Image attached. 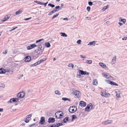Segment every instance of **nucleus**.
<instances>
[{"instance_id":"nucleus-1","label":"nucleus","mask_w":127,"mask_h":127,"mask_svg":"<svg viewBox=\"0 0 127 127\" xmlns=\"http://www.w3.org/2000/svg\"><path fill=\"white\" fill-rule=\"evenodd\" d=\"M55 116L57 119L61 118L63 117V114L61 111H59L55 113Z\"/></svg>"},{"instance_id":"nucleus-2","label":"nucleus","mask_w":127,"mask_h":127,"mask_svg":"<svg viewBox=\"0 0 127 127\" xmlns=\"http://www.w3.org/2000/svg\"><path fill=\"white\" fill-rule=\"evenodd\" d=\"M74 95H75V97L78 98L80 95V92L78 91L75 90L73 91L72 93Z\"/></svg>"},{"instance_id":"nucleus-3","label":"nucleus","mask_w":127,"mask_h":127,"mask_svg":"<svg viewBox=\"0 0 127 127\" xmlns=\"http://www.w3.org/2000/svg\"><path fill=\"white\" fill-rule=\"evenodd\" d=\"M76 110V107L74 106H73L72 107H70L69 108V112L71 113H73Z\"/></svg>"},{"instance_id":"nucleus-4","label":"nucleus","mask_w":127,"mask_h":127,"mask_svg":"<svg viewBox=\"0 0 127 127\" xmlns=\"http://www.w3.org/2000/svg\"><path fill=\"white\" fill-rule=\"evenodd\" d=\"M25 95V93L24 91L20 92L17 95L18 97L20 98H22L24 97Z\"/></svg>"},{"instance_id":"nucleus-5","label":"nucleus","mask_w":127,"mask_h":127,"mask_svg":"<svg viewBox=\"0 0 127 127\" xmlns=\"http://www.w3.org/2000/svg\"><path fill=\"white\" fill-rule=\"evenodd\" d=\"M93 108V105L92 103H90L87 105L85 108V110L88 112L90 111V109H92Z\"/></svg>"},{"instance_id":"nucleus-6","label":"nucleus","mask_w":127,"mask_h":127,"mask_svg":"<svg viewBox=\"0 0 127 127\" xmlns=\"http://www.w3.org/2000/svg\"><path fill=\"white\" fill-rule=\"evenodd\" d=\"M101 95L105 97H108L110 96V94L108 93H107L106 92H101Z\"/></svg>"},{"instance_id":"nucleus-7","label":"nucleus","mask_w":127,"mask_h":127,"mask_svg":"<svg viewBox=\"0 0 127 127\" xmlns=\"http://www.w3.org/2000/svg\"><path fill=\"white\" fill-rule=\"evenodd\" d=\"M37 46V45H35L34 44H31L30 45L28 46L27 47V49L28 50H30L34 48L35 47Z\"/></svg>"},{"instance_id":"nucleus-8","label":"nucleus","mask_w":127,"mask_h":127,"mask_svg":"<svg viewBox=\"0 0 127 127\" xmlns=\"http://www.w3.org/2000/svg\"><path fill=\"white\" fill-rule=\"evenodd\" d=\"M31 59V58L30 56H27L25 57L24 59V61L26 62H29Z\"/></svg>"},{"instance_id":"nucleus-9","label":"nucleus","mask_w":127,"mask_h":127,"mask_svg":"<svg viewBox=\"0 0 127 127\" xmlns=\"http://www.w3.org/2000/svg\"><path fill=\"white\" fill-rule=\"evenodd\" d=\"M45 118L44 117H42L41 118L39 124L41 125H43L45 123Z\"/></svg>"},{"instance_id":"nucleus-10","label":"nucleus","mask_w":127,"mask_h":127,"mask_svg":"<svg viewBox=\"0 0 127 127\" xmlns=\"http://www.w3.org/2000/svg\"><path fill=\"white\" fill-rule=\"evenodd\" d=\"M10 17V16H8V15H7L5 16V18H4L1 20V23H2L3 22L6 21L8 19H9Z\"/></svg>"},{"instance_id":"nucleus-11","label":"nucleus","mask_w":127,"mask_h":127,"mask_svg":"<svg viewBox=\"0 0 127 127\" xmlns=\"http://www.w3.org/2000/svg\"><path fill=\"white\" fill-rule=\"evenodd\" d=\"M79 105L81 107H85L86 106V103L84 101H80Z\"/></svg>"},{"instance_id":"nucleus-12","label":"nucleus","mask_w":127,"mask_h":127,"mask_svg":"<svg viewBox=\"0 0 127 127\" xmlns=\"http://www.w3.org/2000/svg\"><path fill=\"white\" fill-rule=\"evenodd\" d=\"M112 120H108L103 122L102 124L103 125H107L112 123Z\"/></svg>"},{"instance_id":"nucleus-13","label":"nucleus","mask_w":127,"mask_h":127,"mask_svg":"<svg viewBox=\"0 0 127 127\" xmlns=\"http://www.w3.org/2000/svg\"><path fill=\"white\" fill-rule=\"evenodd\" d=\"M19 100V99L17 98H12L10 99L9 102L10 103H12L13 102H17Z\"/></svg>"},{"instance_id":"nucleus-14","label":"nucleus","mask_w":127,"mask_h":127,"mask_svg":"<svg viewBox=\"0 0 127 127\" xmlns=\"http://www.w3.org/2000/svg\"><path fill=\"white\" fill-rule=\"evenodd\" d=\"M102 75L104 77L107 79H109L111 77V76L108 73L106 74L102 73Z\"/></svg>"},{"instance_id":"nucleus-15","label":"nucleus","mask_w":127,"mask_h":127,"mask_svg":"<svg viewBox=\"0 0 127 127\" xmlns=\"http://www.w3.org/2000/svg\"><path fill=\"white\" fill-rule=\"evenodd\" d=\"M79 76H80L81 75V74L82 75H85L86 74V72L85 71H84L82 70H79Z\"/></svg>"},{"instance_id":"nucleus-16","label":"nucleus","mask_w":127,"mask_h":127,"mask_svg":"<svg viewBox=\"0 0 127 127\" xmlns=\"http://www.w3.org/2000/svg\"><path fill=\"white\" fill-rule=\"evenodd\" d=\"M55 121V119L54 118H50L48 119V122L49 123H53Z\"/></svg>"},{"instance_id":"nucleus-17","label":"nucleus","mask_w":127,"mask_h":127,"mask_svg":"<svg viewBox=\"0 0 127 127\" xmlns=\"http://www.w3.org/2000/svg\"><path fill=\"white\" fill-rule=\"evenodd\" d=\"M116 56H115L113 58L112 61L111 62V63L112 64H113L115 63H116Z\"/></svg>"},{"instance_id":"nucleus-18","label":"nucleus","mask_w":127,"mask_h":127,"mask_svg":"<svg viewBox=\"0 0 127 127\" xmlns=\"http://www.w3.org/2000/svg\"><path fill=\"white\" fill-rule=\"evenodd\" d=\"M99 65L102 67L103 68L107 67V66L104 63H99Z\"/></svg>"},{"instance_id":"nucleus-19","label":"nucleus","mask_w":127,"mask_h":127,"mask_svg":"<svg viewBox=\"0 0 127 127\" xmlns=\"http://www.w3.org/2000/svg\"><path fill=\"white\" fill-rule=\"evenodd\" d=\"M6 71L3 68L0 69V73L3 74L5 73Z\"/></svg>"},{"instance_id":"nucleus-20","label":"nucleus","mask_w":127,"mask_h":127,"mask_svg":"<svg viewBox=\"0 0 127 127\" xmlns=\"http://www.w3.org/2000/svg\"><path fill=\"white\" fill-rule=\"evenodd\" d=\"M115 92L116 93V95L117 97H120V91H116Z\"/></svg>"},{"instance_id":"nucleus-21","label":"nucleus","mask_w":127,"mask_h":127,"mask_svg":"<svg viewBox=\"0 0 127 127\" xmlns=\"http://www.w3.org/2000/svg\"><path fill=\"white\" fill-rule=\"evenodd\" d=\"M93 84L95 85H97L98 84L97 80L96 79L94 80L93 82Z\"/></svg>"},{"instance_id":"nucleus-22","label":"nucleus","mask_w":127,"mask_h":127,"mask_svg":"<svg viewBox=\"0 0 127 127\" xmlns=\"http://www.w3.org/2000/svg\"><path fill=\"white\" fill-rule=\"evenodd\" d=\"M47 60V59L46 58H43L41 59L40 61H38L39 64L42 63L43 62Z\"/></svg>"},{"instance_id":"nucleus-23","label":"nucleus","mask_w":127,"mask_h":127,"mask_svg":"<svg viewBox=\"0 0 127 127\" xmlns=\"http://www.w3.org/2000/svg\"><path fill=\"white\" fill-rule=\"evenodd\" d=\"M34 2L37 3V4L40 5H42L43 4V2H42L41 1H37V0H35L34 1Z\"/></svg>"},{"instance_id":"nucleus-24","label":"nucleus","mask_w":127,"mask_h":127,"mask_svg":"<svg viewBox=\"0 0 127 127\" xmlns=\"http://www.w3.org/2000/svg\"><path fill=\"white\" fill-rule=\"evenodd\" d=\"M95 41H94L93 42H90L88 44V45H94L95 46Z\"/></svg>"},{"instance_id":"nucleus-25","label":"nucleus","mask_w":127,"mask_h":127,"mask_svg":"<svg viewBox=\"0 0 127 127\" xmlns=\"http://www.w3.org/2000/svg\"><path fill=\"white\" fill-rule=\"evenodd\" d=\"M61 36L63 37H66L67 36V35L65 33L61 32L60 33Z\"/></svg>"},{"instance_id":"nucleus-26","label":"nucleus","mask_w":127,"mask_h":127,"mask_svg":"<svg viewBox=\"0 0 127 127\" xmlns=\"http://www.w3.org/2000/svg\"><path fill=\"white\" fill-rule=\"evenodd\" d=\"M110 84L111 85H114L116 86H118V85L116 83H115L114 82L112 81H111Z\"/></svg>"},{"instance_id":"nucleus-27","label":"nucleus","mask_w":127,"mask_h":127,"mask_svg":"<svg viewBox=\"0 0 127 127\" xmlns=\"http://www.w3.org/2000/svg\"><path fill=\"white\" fill-rule=\"evenodd\" d=\"M22 11L20 10H18V11H17L16 12V13L15 15H17L21 13L22 12Z\"/></svg>"},{"instance_id":"nucleus-28","label":"nucleus","mask_w":127,"mask_h":127,"mask_svg":"<svg viewBox=\"0 0 127 127\" xmlns=\"http://www.w3.org/2000/svg\"><path fill=\"white\" fill-rule=\"evenodd\" d=\"M45 45L47 47H49L50 46V43L49 42L45 43Z\"/></svg>"},{"instance_id":"nucleus-29","label":"nucleus","mask_w":127,"mask_h":127,"mask_svg":"<svg viewBox=\"0 0 127 127\" xmlns=\"http://www.w3.org/2000/svg\"><path fill=\"white\" fill-rule=\"evenodd\" d=\"M39 62L38 61L36 63L34 64H32V66H34L38 65V64H39Z\"/></svg>"},{"instance_id":"nucleus-30","label":"nucleus","mask_w":127,"mask_h":127,"mask_svg":"<svg viewBox=\"0 0 127 127\" xmlns=\"http://www.w3.org/2000/svg\"><path fill=\"white\" fill-rule=\"evenodd\" d=\"M55 92L56 94L58 95H61V93L58 91H56Z\"/></svg>"},{"instance_id":"nucleus-31","label":"nucleus","mask_w":127,"mask_h":127,"mask_svg":"<svg viewBox=\"0 0 127 127\" xmlns=\"http://www.w3.org/2000/svg\"><path fill=\"white\" fill-rule=\"evenodd\" d=\"M86 63L87 64H90L92 63V61L91 60H87V61Z\"/></svg>"},{"instance_id":"nucleus-32","label":"nucleus","mask_w":127,"mask_h":127,"mask_svg":"<svg viewBox=\"0 0 127 127\" xmlns=\"http://www.w3.org/2000/svg\"><path fill=\"white\" fill-rule=\"evenodd\" d=\"M62 100H63L65 101H66L67 100H68V101H70V99H69L67 98H65V97L62 98Z\"/></svg>"},{"instance_id":"nucleus-33","label":"nucleus","mask_w":127,"mask_h":127,"mask_svg":"<svg viewBox=\"0 0 127 127\" xmlns=\"http://www.w3.org/2000/svg\"><path fill=\"white\" fill-rule=\"evenodd\" d=\"M74 65L73 64H69L68 65V66L69 67H71L72 68H73Z\"/></svg>"},{"instance_id":"nucleus-34","label":"nucleus","mask_w":127,"mask_h":127,"mask_svg":"<svg viewBox=\"0 0 127 127\" xmlns=\"http://www.w3.org/2000/svg\"><path fill=\"white\" fill-rule=\"evenodd\" d=\"M62 125L63 124L62 123H58L56 125L57 127H59L60 126H62Z\"/></svg>"},{"instance_id":"nucleus-35","label":"nucleus","mask_w":127,"mask_h":127,"mask_svg":"<svg viewBox=\"0 0 127 127\" xmlns=\"http://www.w3.org/2000/svg\"><path fill=\"white\" fill-rule=\"evenodd\" d=\"M48 5L49 6H50L52 7H55V5H54L52 4L51 3H49L48 4Z\"/></svg>"},{"instance_id":"nucleus-36","label":"nucleus","mask_w":127,"mask_h":127,"mask_svg":"<svg viewBox=\"0 0 127 127\" xmlns=\"http://www.w3.org/2000/svg\"><path fill=\"white\" fill-rule=\"evenodd\" d=\"M60 8V6H56L55 7L56 10H56V11H59V8Z\"/></svg>"},{"instance_id":"nucleus-37","label":"nucleus","mask_w":127,"mask_h":127,"mask_svg":"<svg viewBox=\"0 0 127 127\" xmlns=\"http://www.w3.org/2000/svg\"><path fill=\"white\" fill-rule=\"evenodd\" d=\"M108 8V5H107L106 6H104V7L103 8V9L105 10L106 9H107Z\"/></svg>"},{"instance_id":"nucleus-38","label":"nucleus","mask_w":127,"mask_h":127,"mask_svg":"<svg viewBox=\"0 0 127 127\" xmlns=\"http://www.w3.org/2000/svg\"><path fill=\"white\" fill-rule=\"evenodd\" d=\"M59 14H56V15H54L52 18V19H53L55 17H56Z\"/></svg>"},{"instance_id":"nucleus-39","label":"nucleus","mask_w":127,"mask_h":127,"mask_svg":"<svg viewBox=\"0 0 127 127\" xmlns=\"http://www.w3.org/2000/svg\"><path fill=\"white\" fill-rule=\"evenodd\" d=\"M77 118L76 116L75 115H73L72 116V119H75Z\"/></svg>"},{"instance_id":"nucleus-40","label":"nucleus","mask_w":127,"mask_h":127,"mask_svg":"<svg viewBox=\"0 0 127 127\" xmlns=\"http://www.w3.org/2000/svg\"><path fill=\"white\" fill-rule=\"evenodd\" d=\"M68 120V118L67 117L65 118L64 120V122H65L66 121H67Z\"/></svg>"},{"instance_id":"nucleus-41","label":"nucleus","mask_w":127,"mask_h":127,"mask_svg":"<svg viewBox=\"0 0 127 127\" xmlns=\"http://www.w3.org/2000/svg\"><path fill=\"white\" fill-rule=\"evenodd\" d=\"M121 21L122 22H123V23L125 24L126 21V20L125 19H122L121 20Z\"/></svg>"},{"instance_id":"nucleus-42","label":"nucleus","mask_w":127,"mask_h":127,"mask_svg":"<svg viewBox=\"0 0 127 127\" xmlns=\"http://www.w3.org/2000/svg\"><path fill=\"white\" fill-rule=\"evenodd\" d=\"M43 40V39H39V40L36 41V42L37 43H38V42H40L41 41Z\"/></svg>"},{"instance_id":"nucleus-43","label":"nucleus","mask_w":127,"mask_h":127,"mask_svg":"<svg viewBox=\"0 0 127 127\" xmlns=\"http://www.w3.org/2000/svg\"><path fill=\"white\" fill-rule=\"evenodd\" d=\"M87 9L88 11H89L90 9V7L89 6H88L87 7Z\"/></svg>"},{"instance_id":"nucleus-44","label":"nucleus","mask_w":127,"mask_h":127,"mask_svg":"<svg viewBox=\"0 0 127 127\" xmlns=\"http://www.w3.org/2000/svg\"><path fill=\"white\" fill-rule=\"evenodd\" d=\"M81 41L80 40H79L77 41V43L78 44H80Z\"/></svg>"},{"instance_id":"nucleus-45","label":"nucleus","mask_w":127,"mask_h":127,"mask_svg":"<svg viewBox=\"0 0 127 127\" xmlns=\"http://www.w3.org/2000/svg\"><path fill=\"white\" fill-rule=\"evenodd\" d=\"M25 122L28 123L29 122V120L27 118L25 120Z\"/></svg>"},{"instance_id":"nucleus-46","label":"nucleus","mask_w":127,"mask_h":127,"mask_svg":"<svg viewBox=\"0 0 127 127\" xmlns=\"http://www.w3.org/2000/svg\"><path fill=\"white\" fill-rule=\"evenodd\" d=\"M88 4L90 5H92L93 4V2L91 1H89L88 2Z\"/></svg>"},{"instance_id":"nucleus-47","label":"nucleus","mask_w":127,"mask_h":127,"mask_svg":"<svg viewBox=\"0 0 127 127\" xmlns=\"http://www.w3.org/2000/svg\"><path fill=\"white\" fill-rule=\"evenodd\" d=\"M32 115L31 114H29L27 116V118H30L31 117Z\"/></svg>"},{"instance_id":"nucleus-48","label":"nucleus","mask_w":127,"mask_h":127,"mask_svg":"<svg viewBox=\"0 0 127 127\" xmlns=\"http://www.w3.org/2000/svg\"><path fill=\"white\" fill-rule=\"evenodd\" d=\"M106 81L108 83L110 84V82H111L110 81L108 80H106Z\"/></svg>"},{"instance_id":"nucleus-49","label":"nucleus","mask_w":127,"mask_h":127,"mask_svg":"<svg viewBox=\"0 0 127 127\" xmlns=\"http://www.w3.org/2000/svg\"><path fill=\"white\" fill-rule=\"evenodd\" d=\"M7 50H5V52H3V53L4 54H7Z\"/></svg>"},{"instance_id":"nucleus-50","label":"nucleus","mask_w":127,"mask_h":127,"mask_svg":"<svg viewBox=\"0 0 127 127\" xmlns=\"http://www.w3.org/2000/svg\"><path fill=\"white\" fill-rule=\"evenodd\" d=\"M31 17H30V18H28L25 19L24 20H25L26 21V20H28L31 19Z\"/></svg>"},{"instance_id":"nucleus-51","label":"nucleus","mask_w":127,"mask_h":127,"mask_svg":"<svg viewBox=\"0 0 127 127\" xmlns=\"http://www.w3.org/2000/svg\"><path fill=\"white\" fill-rule=\"evenodd\" d=\"M127 39V37H124V38H123L122 39L123 40H126Z\"/></svg>"},{"instance_id":"nucleus-52","label":"nucleus","mask_w":127,"mask_h":127,"mask_svg":"<svg viewBox=\"0 0 127 127\" xmlns=\"http://www.w3.org/2000/svg\"><path fill=\"white\" fill-rule=\"evenodd\" d=\"M53 14V13L52 12V11H51L48 14V15H50L52 14Z\"/></svg>"},{"instance_id":"nucleus-53","label":"nucleus","mask_w":127,"mask_h":127,"mask_svg":"<svg viewBox=\"0 0 127 127\" xmlns=\"http://www.w3.org/2000/svg\"><path fill=\"white\" fill-rule=\"evenodd\" d=\"M51 11L53 13H55L56 11V10H53Z\"/></svg>"},{"instance_id":"nucleus-54","label":"nucleus","mask_w":127,"mask_h":127,"mask_svg":"<svg viewBox=\"0 0 127 127\" xmlns=\"http://www.w3.org/2000/svg\"><path fill=\"white\" fill-rule=\"evenodd\" d=\"M48 2H47V3H44V2H43V4H42V5H44V6H46V4H47V3Z\"/></svg>"},{"instance_id":"nucleus-55","label":"nucleus","mask_w":127,"mask_h":127,"mask_svg":"<svg viewBox=\"0 0 127 127\" xmlns=\"http://www.w3.org/2000/svg\"><path fill=\"white\" fill-rule=\"evenodd\" d=\"M118 23H119V25H120V26L123 25V24L120 22H119Z\"/></svg>"},{"instance_id":"nucleus-56","label":"nucleus","mask_w":127,"mask_h":127,"mask_svg":"<svg viewBox=\"0 0 127 127\" xmlns=\"http://www.w3.org/2000/svg\"><path fill=\"white\" fill-rule=\"evenodd\" d=\"M86 18H87L88 20H90L91 19V18L90 17H87Z\"/></svg>"},{"instance_id":"nucleus-57","label":"nucleus","mask_w":127,"mask_h":127,"mask_svg":"<svg viewBox=\"0 0 127 127\" xmlns=\"http://www.w3.org/2000/svg\"><path fill=\"white\" fill-rule=\"evenodd\" d=\"M17 28V27H15V28H13L12 29V30H15Z\"/></svg>"},{"instance_id":"nucleus-58","label":"nucleus","mask_w":127,"mask_h":127,"mask_svg":"<svg viewBox=\"0 0 127 127\" xmlns=\"http://www.w3.org/2000/svg\"><path fill=\"white\" fill-rule=\"evenodd\" d=\"M3 109L0 108V112L2 111H3Z\"/></svg>"},{"instance_id":"nucleus-59","label":"nucleus","mask_w":127,"mask_h":127,"mask_svg":"<svg viewBox=\"0 0 127 127\" xmlns=\"http://www.w3.org/2000/svg\"><path fill=\"white\" fill-rule=\"evenodd\" d=\"M80 57L81 58H85V57H83V56L82 55H81L80 56Z\"/></svg>"},{"instance_id":"nucleus-60","label":"nucleus","mask_w":127,"mask_h":127,"mask_svg":"<svg viewBox=\"0 0 127 127\" xmlns=\"http://www.w3.org/2000/svg\"><path fill=\"white\" fill-rule=\"evenodd\" d=\"M53 125L54 126V127H57L56 124H54Z\"/></svg>"},{"instance_id":"nucleus-61","label":"nucleus","mask_w":127,"mask_h":127,"mask_svg":"<svg viewBox=\"0 0 127 127\" xmlns=\"http://www.w3.org/2000/svg\"><path fill=\"white\" fill-rule=\"evenodd\" d=\"M65 19H66V20H67V18H64V20H65Z\"/></svg>"},{"instance_id":"nucleus-62","label":"nucleus","mask_w":127,"mask_h":127,"mask_svg":"<svg viewBox=\"0 0 127 127\" xmlns=\"http://www.w3.org/2000/svg\"><path fill=\"white\" fill-rule=\"evenodd\" d=\"M56 60V59L55 58H54L53 59V61H55Z\"/></svg>"},{"instance_id":"nucleus-63","label":"nucleus","mask_w":127,"mask_h":127,"mask_svg":"<svg viewBox=\"0 0 127 127\" xmlns=\"http://www.w3.org/2000/svg\"><path fill=\"white\" fill-rule=\"evenodd\" d=\"M50 127H54L53 125H52Z\"/></svg>"},{"instance_id":"nucleus-64","label":"nucleus","mask_w":127,"mask_h":127,"mask_svg":"<svg viewBox=\"0 0 127 127\" xmlns=\"http://www.w3.org/2000/svg\"><path fill=\"white\" fill-rule=\"evenodd\" d=\"M56 0L58 1H60V0Z\"/></svg>"}]
</instances>
